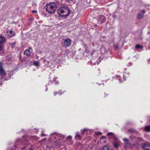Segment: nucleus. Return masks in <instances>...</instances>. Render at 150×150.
<instances>
[{
    "label": "nucleus",
    "instance_id": "nucleus-23",
    "mask_svg": "<svg viewBox=\"0 0 150 150\" xmlns=\"http://www.w3.org/2000/svg\"><path fill=\"white\" fill-rule=\"evenodd\" d=\"M32 12L33 13H37V11L35 10H33L32 11Z\"/></svg>",
    "mask_w": 150,
    "mask_h": 150
},
{
    "label": "nucleus",
    "instance_id": "nucleus-22",
    "mask_svg": "<svg viewBox=\"0 0 150 150\" xmlns=\"http://www.w3.org/2000/svg\"><path fill=\"white\" fill-rule=\"evenodd\" d=\"M145 13V11L144 10H142L141 11V12L140 13L142 14H143V15Z\"/></svg>",
    "mask_w": 150,
    "mask_h": 150
},
{
    "label": "nucleus",
    "instance_id": "nucleus-17",
    "mask_svg": "<svg viewBox=\"0 0 150 150\" xmlns=\"http://www.w3.org/2000/svg\"><path fill=\"white\" fill-rule=\"evenodd\" d=\"M103 150H109V147L108 146H105L103 147Z\"/></svg>",
    "mask_w": 150,
    "mask_h": 150
},
{
    "label": "nucleus",
    "instance_id": "nucleus-11",
    "mask_svg": "<svg viewBox=\"0 0 150 150\" xmlns=\"http://www.w3.org/2000/svg\"><path fill=\"white\" fill-rule=\"evenodd\" d=\"M120 142L117 141H116L113 143L114 146L117 148L120 146Z\"/></svg>",
    "mask_w": 150,
    "mask_h": 150
},
{
    "label": "nucleus",
    "instance_id": "nucleus-21",
    "mask_svg": "<svg viewBox=\"0 0 150 150\" xmlns=\"http://www.w3.org/2000/svg\"><path fill=\"white\" fill-rule=\"evenodd\" d=\"M3 68V66L1 63L0 62V69Z\"/></svg>",
    "mask_w": 150,
    "mask_h": 150
},
{
    "label": "nucleus",
    "instance_id": "nucleus-19",
    "mask_svg": "<svg viewBox=\"0 0 150 150\" xmlns=\"http://www.w3.org/2000/svg\"><path fill=\"white\" fill-rule=\"evenodd\" d=\"M88 131H89L88 130L84 129L81 131V133L83 135L84 133H86V132H88Z\"/></svg>",
    "mask_w": 150,
    "mask_h": 150
},
{
    "label": "nucleus",
    "instance_id": "nucleus-29",
    "mask_svg": "<svg viewBox=\"0 0 150 150\" xmlns=\"http://www.w3.org/2000/svg\"><path fill=\"white\" fill-rule=\"evenodd\" d=\"M68 138L71 139V136H69L67 137Z\"/></svg>",
    "mask_w": 150,
    "mask_h": 150
},
{
    "label": "nucleus",
    "instance_id": "nucleus-3",
    "mask_svg": "<svg viewBox=\"0 0 150 150\" xmlns=\"http://www.w3.org/2000/svg\"><path fill=\"white\" fill-rule=\"evenodd\" d=\"M6 41V39L5 38L2 36H0V52L3 50V45Z\"/></svg>",
    "mask_w": 150,
    "mask_h": 150
},
{
    "label": "nucleus",
    "instance_id": "nucleus-12",
    "mask_svg": "<svg viewBox=\"0 0 150 150\" xmlns=\"http://www.w3.org/2000/svg\"><path fill=\"white\" fill-rule=\"evenodd\" d=\"M108 135L109 136L110 138H113L115 139H116L115 138V136L114 134L112 133H109L108 134Z\"/></svg>",
    "mask_w": 150,
    "mask_h": 150
},
{
    "label": "nucleus",
    "instance_id": "nucleus-28",
    "mask_svg": "<svg viewBox=\"0 0 150 150\" xmlns=\"http://www.w3.org/2000/svg\"><path fill=\"white\" fill-rule=\"evenodd\" d=\"M92 147V146L91 145H89V147L91 148Z\"/></svg>",
    "mask_w": 150,
    "mask_h": 150
},
{
    "label": "nucleus",
    "instance_id": "nucleus-15",
    "mask_svg": "<svg viewBox=\"0 0 150 150\" xmlns=\"http://www.w3.org/2000/svg\"><path fill=\"white\" fill-rule=\"evenodd\" d=\"M75 138L76 139H81V136L78 133H77L75 136Z\"/></svg>",
    "mask_w": 150,
    "mask_h": 150
},
{
    "label": "nucleus",
    "instance_id": "nucleus-18",
    "mask_svg": "<svg viewBox=\"0 0 150 150\" xmlns=\"http://www.w3.org/2000/svg\"><path fill=\"white\" fill-rule=\"evenodd\" d=\"M135 47L137 49H138L139 48L142 49V46L139 45H137Z\"/></svg>",
    "mask_w": 150,
    "mask_h": 150
},
{
    "label": "nucleus",
    "instance_id": "nucleus-25",
    "mask_svg": "<svg viewBox=\"0 0 150 150\" xmlns=\"http://www.w3.org/2000/svg\"><path fill=\"white\" fill-rule=\"evenodd\" d=\"M96 134L98 135H100L101 134V133L100 132H96Z\"/></svg>",
    "mask_w": 150,
    "mask_h": 150
},
{
    "label": "nucleus",
    "instance_id": "nucleus-7",
    "mask_svg": "<svg viewBox=\"0 0 150 150\" xmlns=\"http://www.w3.org/2000/svg\"><path fill=\"white\" fill-rule=\"evenodd\" d=\"M142 147L146 150H150V143H146L143 144Z\"/></svg>",
    "mask_w": 150,
    "mask_h": 150
},
{
    "label": "nucleus",
    "instance_id": "nucleus-13",
    "mask_svg": "<svg viewBox=\"0 0 150 150\" xmlns=\"http://www.w3.org/2000/svg\"><path fill=\"white\" fill-rule=\"evenodd\" d=\"M51 136L53 137L54 138H56L58 137H60L61 136L60 134H58L57 133H54L53 134H51Z\"/></svg>",
    "mask_w": 150,
    "mask_h": 150
},
{
    "label": "nucleus",
    "instance_id": "nucleus-4",
    "mask_svg": "<svg viewBox=\"0 0 150 150\" xmlns=\"http://www.w3.org/2000/svg\"><path fill=\"white\" fill-rule=\"evenodd\" d=\"M106 19L105 17L103 15L100 16L97 18V21L98 23H104Z\"/></svg>",
    "mask_w": 150,
    "mask_h": 150
},
{
    "label": "nucleus",
    "instance_id": "nucleus-26",
    "mask_svg": "<svg viewBox=\"0 0 150 150\" xmlns=\"http://www.w3.org/2000/svg\"><path fill=\"white\" fill-rule=\"evenodd\" d=\"M69 2H72L74 3V0H68Z\"/></svg>",
    "mask_w": 150,
    "mask_h": 150
},
{
    "label": "nucleus",
    "instance_id": "nucleus-1",
    "mask_svg": "<svg viewBox=\"0 0 150 150\" xmlns=\"http://www.w3.org/2000/svg\"><path fill=\"white\" fill-rule=\"evenodd\" d=\"M69 9L65 6H62L57 10V13L61 17H65L69 14Z\"/></svg>",
    "mask_w": 150,
    "mask_h": 150
},
{
    "label": "nucleus",
    "instance_id": "nucleus-10",
    "mask_svg": "<svg viewBox=\"0 0 150 150\" xmlns=\"http://www.w3.org/2000/svg\"><path fill=\"white\" fill-rule=\"evenodd\" d=\"M6 73L4 68L0 69V75L4 76L6 75Z\"/></svg>",
    "mask_w": 150,
    "mask_h": 150
},
{
    "label": "nucleus",
    "instance_id": "nucleus-16",
    "mask_svg": "<svg viewBox=\"0 0 150 150\" xmlns=\"http://www.w3.org/2000/svg\"><path fill=\"white\" fill-rule=\"evenodd\" d=\"M143 14H142L141 13H140L138 14L137 16V18L139 19L141 18H142L143 17Z\"/></svg>",
    "mask_w": 150,
    "mask_h": 150
},
{
    "label": "nucleus",
    "instance_id": "nucleus-30",
    "mask_svg": "<svg viewBox=\"0 0 150 150\" xmlns=\"http://www.w3.org/2000/svg\"><path fill=\"white\" fill-rule=\"evenodd\" d=\"M42 136H44L45 135L44 134H43L42 133Z\"/></svg>",
    "mask_w": 150,
    "mask_h": 150
},
{
    "label": "nucleus",
    "instance_id": "nucleus-8",
    "mask_svg": "<svg viewBox=\"0 0 150 150\" xmlns=\"http://www.w3.org/2000/svg\"><path fill=\"white\" fill-rule=\"evenodd\" d=\"M31 49V48H29V49L26 50L24 52V54L28 56L30 55L31 54V52L30 51V50Z\"/></svg>",
    "mask_w": 150,
    "mask_h": 150
},
{
    "label": "nucleus",
    "instance_id": "nucleus-31",
    "mask_svg": "<svg viewBox=\"0 0 150 150\" xmlns=\"http://www.w3.org/2000/svg\"><path fill=\"white\" fill-rule=\"evenodd\" d=\"M59 83V82H57L56 83Z\"/></svg>",
    "mask_w": 150,
    "mask_h": 150
},
{
    "label": "nucleus",
    "instance_id": "nucleus-9",
    "mask_svg": "<svg viewBox=\"0 0 150 150\" xmlns=\"http://www.w3.org/2000/svg\"><path fill=\"white\" fill-rule=\"evenodd\" d=\"M125 142V147H129L130 146V144L129 143L128 140L126 138H125L123 139Z\"/></svg>",
    "mask_w": 150,
    "mask_h": 150
},
{
    "label": "nucleus",
    "instance_id": "nucleus-14",
    "mask_svg": "<svg viewBox=\"0 0 150 150\" xmlns=\"http://www.w3.org/2000/svg\"><path fill=\"white\" fill-rule=\"evenodd\" d=\"M145 130L147 132L150 131V126H147L145 128Z\"/></svg>",
    "mask_w": 150,
    "mask_h": 150
},
{
    "label": "nucleus",
    "instance_id": "nucleus-20",
    "mask_svg": "<svg viewBox=\"0 0 150 150\" xmlns=\"http://www.w3.org/2000/svg\"><path fill=\"white\" fill-rule=\"evenodd\" d=\"M34 65L36 66H38L39 65V62L38 61L34 62L33 63Z\"/></svg>",
    "mask_w": 150,
    "mask_h": 150
},
{
    "label": "nucleus",
    "instance_id": "nucleus-24",
    "mask_svg": "<svg viewBox=\"0 0 150 150\" xmlns=\"http://www.w3.org/2000/svg\"><path fill=\"white\" fill-rule=\"evenodd\" d=\"M105 136H102L101 137V139H105Z\"/></svg>",
    "mask_w": 150,
    "mask_h": 150
},
{
    "label": "nucleus",
    "instance_id": "nucleus-5",
    "mask_svg": "<svg viewBox=\"0 0 150 150\" xmlns=\"http://www.w3.org/2000/svg\"><path fill=\"white\" fill-rule=\"evenodd\" d=\"M71 40L69 38H67L64 42V44L66 47H69L71 44Z\"/></svg>",
    "mask_w": 150,
    "mask_h": 150
},
{
    "label": "nucleus",
    "instance_id": "nucleus-2",
    "mask_svg": "<svg viewBox=\"0 0 150 150\" xmlns=\"http://www.w3.org/2000/svg\"><path fill=\"white\" fill-rule=\"evenodd\" d=\"M56 9V4L54 3H51L46 6V11L49 13H54Z\"/></svg>",
    "mask_w": 150,
    "mask_h": 150
},
{
    "label": "nucleus",
    "instance_id": "nucleus-27",
    "mask_svg": "<svg viewBox=\"0 0 150 150\" xmlns=\"http://www.w3.org/2000/svg\"><path fill=\"white\" fill-rule=\"evenodd\" d=\"M138 139L140 141H141V140H142V139L140 138H138Z\"/></svg>",
    "mask_w": 150,
    "mask_h": 150
},
{
    "label": "nucleus",
    "instance_id": "nucleus-6",
    "mask_svg": "<svg viewBox=\"0 0 150 150\" xmlns=\"http://www.w3.org/2000/svg\"><path fill=\"white\" fill-rule=\"evenodd\" d=\"M7 36L8 38L12 37L15 35L14 32L11 30L9 31H8L7 32Z\"/></svg>",
    "mask_w": 150,
    "mask_h": 150
}]
</instances>
